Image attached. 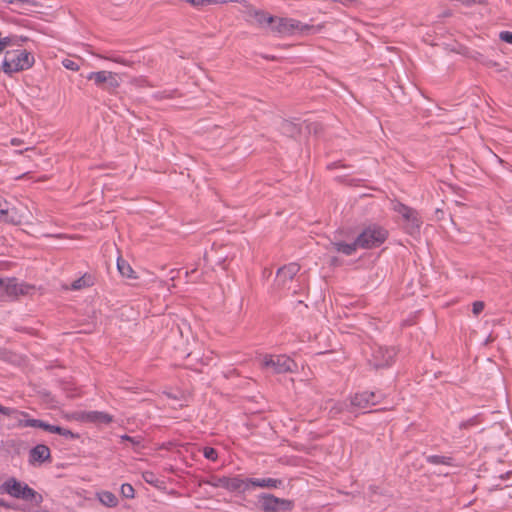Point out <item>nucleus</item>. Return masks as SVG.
<instances>
[{"instance_id": "f257e3e1", "label": "nucleus", "mask_w": 512, "mask_h": 512, "mask_svg": "<svg viewBox=\"0 0 512 512\" xmlns=\"http://www.w3.org/2000/svg\"><path fill=\"white\" fill-rule=\"evenodd\" d=\"M0 413L9 417H13L18 420V425L20 427H34L41 428L50 433H56L63 436L66 439H78L79 435L77 433L72 432L71 430L57 426L51 425L40 419H32L29 418L28 413L18 411L17 409L5 407L0 405Z\"/></svg>"}, {"instance_id": "f03ea898", "label": "nucleus", "mask_w": 512, "mask_h": 512, "mask_svg": "<svg viewBox=\"0 0 512 512\" xmlns=\"http://www.w3.org/2000/svg\"><path fill=\"white\" fill-rule=\"evenodd\" d=\"M0 492L9 494L10 496L22 499L25 501H32L35 505H40L43 501L41 494L30 488L27 484L17 481L15 478L6 480L0 486Z\"/></svg>"}, {"instance_id": "7ed1b4c3", "label": "nucleus", "mask_w": 512, "mask_h": 512, "mask_svg": "<svg viewBox=\"0 0 512 512\" xmlns=\"http://www.w3.org/2000/svg\"><path fill=\"white\" fill-rule=\"evenodd\" d=\"M34 64L33 55L27 50L7 51L2 63V70L7 75L29 69Z\"/></svg>"}, {"instance_id": "20e7f679", "label": "nucleus", "mask_w": 512, "mask_h": 512, "mask_svg": "<svg viewBox=\"0 0 512 512\" xmlns=\"http://www.w3.org/2000/svg\"><path fill=\"white\" fill-rule=\"evenodd\" d=\"M388 238V231L377 225L372 224L363 229L357 236L356 244L361 249H372L382 245Z\"/></svg>"}, {"instance_id": "39448f33", "label": "nucleus", "mask_w": 512, "mask_h": 512, "mask_svg": "<svg viewBox=\"0 0 512 512\" xmlns=\"http://www.w3.org/2000/svg\"><path fill=\"white\" fill-rule=\"evenodd\" d=\"M269 28L273 33L284 35L291 34L294 31H299L303 34L315 33L320 31L322 26L315 27L294 19L274 17L273 24H270Z\"/></svg>"}, {"instance_id": "423d86ee", "label": "nucleus", "mask_w": 512, "mask_h": 512, "mask_svg": "<svg viewBox=\"0 0 512 512\" xmlns=\"http://www.w3.org/2000/svg\"><path fill=\"white\" fill-rule=\"evenodd\" d=\"M261 364L275 374L294 372L297 368L295 361L286 355H265Z\"/></svg>"}, {"instance_id": "0eeeda50", "label": "nucleus", "mask_w": 512, "mask_h": 512, "mask_svg": "<svg viewBox=\"0 0 512 512\" xmlns=\"http://www.w3.org/2000/svg\"><path fill=\"white\" fill-rule=\"evenodd\" d=\"M86 78L94 81V84L110 94H114L120 86L121 79L117 73L111 71L90 72Z\"/></svg>"}, {"instance_id": "6e6552de", "label": "nucleus", "mask_w": 512, "mask_h": 512, "mask_svg": "<svg viewBox=\"0 0 512 512\" xmlns=\"http://www.w3.org/2000/svg\"><path fill=\"white\" fill-rule=\"evenodd\" d=\"M204 484L215 488H223L229 492H240L248 490V484L240 476L226 477L212 475L203 481Z\"/></svg>"}, {"instance_id": "1a4fd4ad", "label": "nucleus", "mask_w": 512, "mask_h": 512, "mask_svg": "<svg viewBox=\"0 0 512 512\" xmlns=\"http://www.w3.org/2000/svg\"><path fill=\"white\" fill-rule=\"evenodd\" d=\"M371 357L368 363L374 369L386 368L392 364L396 356L394 347H386L381 345H374L371 347Z\"/></svg>"}, {"instance_id": "9d476101", "label": "nucleus", "mask_w": 512, "mask_h": 512, "mask_svg": "<svg viewBox=\"0 0 512 512\" xmlns=\"http://www.w3.org/2000/svg\"><path fill=\"white\" fill-rule=\"evenodd\" d=\"M258 499L261 509L265 512H288L294 507L293 501L269 493L260 494Z\"/></svg>"}, {"instance_id": "9b49d317", "label": "nucleus", "mask_w": 512, "mask_h": 512, "mask_svg": "<svg viewBox=\"0 0 512 512\" xmlns=\"http://www.w3.org/2000/svg\"><path fill=\"white\" fill-rule=\"evenodd\" d=\"M29 286L18 283L15 278H0V300H12L28 293Z\"/></svg>"}, {"instance_id": "f8f14e48", "label": "nucleus", "mask_w": 512, "mask_h": 512, "mask_svg": "<svg viewBox=\"0 0 512 512\" xmlns=\"http://www.w3.org/2000/svg\"><path fill=\"white\" fill-rule=\"evenodd\" d=\"M396 211L402 215V217L408 222V231L413 234L419 230L421 226V220L418 216V212L413 208H410L404 204H399Z\"/></svg>"}, {"instance_id": "ddd939ff", "label": "nucleus", "mask_w": 512, "mask_h": 512, "mask_svg": "<svg viewBox=\"0 0 512 512\" xmlns=\"http://www.w3.org/2000/svg\"><path fill=\"white\" fill-rule=\"evenodd\" d=\"M350 407L355 412L357 409H366L378 403V398L374 392H362L355 394L350 399Z\"/></svg>"}, {"instance_id": "4468645a", "label": "nucleus", "mask_w": 512, "mask_h": 512, "mask_svg": "<svg viewBox=\"0 0 512 512\" xmlns=\"http://www.w3.org/2000/svg\"><path fill=\"white\" fill-rule=\"evenodd\" d=\"M300 266L297 263H289L277 270L276 284L285 287L286 284L293 280L294 276L299 272Z\"/></svg>"}, {"instance_id": "2eb2a0df", "label": "nucleus", "mask_w": 512, "mask_h": 512, "mask_svg": "<svg viewBox=\"0 0 512 512\" xmlns=\"http://www.w3.org/2000/svg\"><path fill=\"white\" fill-rule=\"evenodd\" d=\"M79 419L83 422L108 425L112 422L113 417L110 414L101 411H88L82 412Z\"/></svg>"}, {"instance_id": "dca6fc26", "label": "nucleus", "mask_w": 512, "mask_h": 512, "mask_svg": "<svg viewBox=\"0 0 512 512\" xmlns=\"http://www.w3.org/2000/svg\"><path fill=\"white\" fill-rule=\"evenodd\" d=\"M246 483L248 484V488L250 486L253 487H260V488H280L283 486V481L281 479H275V478H248L245 479Z\"/></svg>"}, {"instance_id": "f3484780", "label": "nucleus", "mask_w": 512, "mask_h": 512, "mask_svg": "<svg viewBox=\"0 0 512 512\" xmlns=\"http://www.w3.org/2000/svg\"><path fill=\"white\" fill-rule=\"evenodd\" d=\"M51 453L50 449L44 444H38L30 450L29 461L30 463L50 460Z\"/></svg>"}, {"instance_id": "a211bd4d", "label": "nucleus", "mask_w": 512, "mask_h": 512, "mask_svg": "<svg viewBox=\"0 0 512 512\" xmlns=\"http://www.w3.org/2000/svg\"><path fill=\"white\" fill-rule=\"evenodd\" d=\"M0 221L5 223L19 225L22 222V216L15 208H9L8 205L4 210H1Z\"/></svg>"}, {"instance_id": "6ab92c4d", "label": "nucleus", "mask_w": 512, "mask_h": 512, "mask_svg": "<svg viewBox=\"0 0 512 512\" xmlns=\"http://www.w3.org/2000/svg\"><path fill=\"white\" fill-rule=\"evenodd\" d=\"M3 2L12 5L11 10L13 12L24 14L30 10V7L36 6V2L33 0H2Z\"/></svg>"}, {"instance_id": "aec40b11", "label": "nucleus", "mask_w": 512, "mask_h": 512, "mask_svg": "<svg viewBox=\"0 0 512 512\" xmlns=\"http://www.w3.org/2000/svg\"><path fill=\"white\" fill-rule=\"evenodd\" d=\"M279 130L283 135L288 137H296L301 132V128L297 123L285 119L281 121Z\"/></svg>"}, {"instance_id": "412c9836", "label": "nucleus", "mask_w": 512, "mask_h": 512, "mask_svg": "<svg viewBox=\"0 0 512 512\" xmlns=\"http://www.w3.org/2000/svg\"><path fill=\"white\" fill-rule=\"evenodd\" d=\"M330 245L339 253H342L346 256L353 255L356 250L359 248L358 244H356V240L352 243H345L342 241H332Z\"/></svg>"}, {"instance_id": "4be33fe9", "label": "nucleus", "mask_w": 512, "mask_h": 512, "mask_svg": "<svg viewBox=\"0 0 512 512\" xmlns=\"http://www.w3.org/2000/svg\"><path fill=\"white\" fill-rule=\"evenodd\" d=\"M96 497L102 505H104L105 507H108V508H114L119 503L116 495L110 491L97 492Z\"/></svg>"}, {"instance_id": "5701e85b", "label": "nucleus", "mask_w": 512, "mask_h": 512, "mask_svg": "<svg viewBox=\"0 0 512 512\" xmlns=\"http://www.w3.org/2000/svg\"><path fill=\"white\" fill-rule=\"evenodd\" d=\"M344 412L354 413L353 409L350 407V402H333L329 408V415L332 418H335Z\"/></svg>"}, {"instance_id": "b1692460", "label": "nucleus", "mask_w": 512, "mask_h": 512, "mask_svg": "<svg viewBox=\"0 0 512 512\" xmlns=\"http://www.w3.org/2000/svg\"><path fill=\"white\" fill-rule=\"evenodd\" d=\"M250 15L253 16L257 23L262 27H269L270 24H273L274 17L265 13L264 11L252 10Z\"/></svg>"}, {"instance_id": "393cba45", "label": "nucleus", "mask_w": 512, "mask_h": 512, "mask_svg": "<svg viewBox=\"0 0 512 512\" xmlns=\"http://www.w3.org/2000/svg\"><path fill=\"white\" fill-rule=\"evenodd\" d=\"M117 269L123 277L136 279L135 272L130 264L120 257L117 259Z\"/></svg>"}, {"instance_id": "a878e982", "label": "nucleus", "mask_w": 512, "mask_h": 512, "mask_svg": "<svg viewBox=\"0 0 512 512\" xmlns=\"http://www.w3.org/2000/svg\"><path fill=\"white\" fill-rule=\"evenodd\" d=\"M92 284H93L92 277L89 275H84L72 282L71 289L72 290H80L85 287H89Z\"/></svg>"}, {"instance_id": "bb28decb", "label": "nucleus", "mask_w": 512, "mask_h": 512, "mask_svg": "<svg viewBox=\"0 0 512 512\" xmlns=\"http://www.w3.org/2000/svg\"><path fill=\"white\" fill-rule=\"evenodd\" d=\"M427 462L434 465H451L452 458L441 455H430L427 457Z\"/></svg>"}, {"instance_id": "cd10ccee", "label": "nucleus", "mask_w": 512, "mask_h": 512, "mask_svg": "<svg viewBox=\"0 0 512 512\" xmlns=\"http://www.w3.org/2000/svg\"><path fill=\"white\" fill-rule=\"evenodd\" d=\"M120 491H121V495L127 499L134 498L135 490L131 484H129V483L122 484Z\"/></svg>"}, {"instance_id": "c85d7f7f", "label": "nucleus", "mask_w": 512, "mask_h": 512, "mask_svg": "<svg viewBox=\"0 0 512 512\" xmlns=\"http://www.w3.org/2000/svg\"><path fill=\"white\" fill-rule=\"evenodd\" d=\"M203 455L206 459L216 461L218 458V452L212 447H204Z\"/></svg>"}, {"instance_id": "c756f323", "label": "nucleus", "mask_w": 512, "mask_h": 512, "mask_svg": "<svg viewBox=\"0 0 512 512\" xmlns=\"http://www.w3.org/2000/svg\"><path fill=\"white\" fill-rule=\"evenodd\" d=\"M185 1L196 8H202L204 6L217 3V1H215V0H185Z\"/></svg>"}, {"instance_id": "7c9ffc66", "label": "nucleus", "mask_w": 512, "mask_h": 512, "mask_svg": "<svg viewBox=\"0 0 512 512\" xmlns=\"http://www.w3.org/2000/svg\"><path fill=\"white\" fill-rule=\"evenodd\" d=\"M0 42H1L2 46H3V48L6 49L7 47L15 45L16 37L15 36L1 37L0 38Z\"/></svg>"}, {"instance_id": "2f4dec72", "label": "nucleus", "mask_w": 512, "mask_h": 512, "mask_svg": "<svg viewBox=\"0 0 512 512\" xmlns=\"http://www.w3.org/2000/svg\"><path fill=\"white\" fill-rule=\"evenodd\" d=\"M62 64L68 70H71V71H78L79 70V65L75 61H73V60L64 59L62 61Z\"/></svg>"}, {"instance_id": "473e14b6", "label": "nucleus", "mask_w": 512, "mask_h": 512, "mask_svg": "<svg viewBox=\"0 0 512 512\" xmlns=\"http://www.w3.org/2000/svg\"><path fill=\"white\" fill-rule=\"evenodd\" d=\"M485 307L484 302L482 301H475L472 305V311L475 315H479Z\"/></svg>"}, {"instance_id": "72a5a7b5", "label": "nucleus", "mask_w": 512, "mask_h": 512, "mask_svg": "<svg viewBox=\"0 0 512 512\" xmlns=\"http://www.w3.org/2000/svg\"><path fill=\"white\" fill-rule=\"evenodd\" d=\"M499 37L502 41L512 44V32L503 31L500 33Z\"/></svg>"}, {"instance_id": "f704fd0d", "label": "nucleus", "mask_w": 512, "mask_h": 512, "mask_svg": "<svg viewBox=\"0 0 512 512\" xmlns=\"http://www.w3.org/2000/svg\"><path fill=\"white\" fill-rule=\"evenodd\" d=\"M121 439H122L123 441H129V442H131V444H132L133 446H139V445H140V443H141L140 439H136V438L130 437V436H128V435H123V436H121Z\"/></svg>"}, {"instance_id": "c9c22d12", "label": "nucleus", "mask_w": 512, "mask_h": 512, "mask_svg": "<svg viewBox=\"0 0 512 512\" xmlns=\"http://www.w3.org/2000/svg\"><path fill=\"white\" fill-rule=\"evenodd\" d=\"M143 478L147 483H154L155 475L152 472H145Z\"/></svg>"}, {"instance_id": "e433bc0d", "label": "nucleus", "mask_w": 512, "mask_h": 512, "mask_svg": "<svg viewBox=\"0 0 512 512\" xmlns=\"http://www.w3.org/2000/svg\"><path fill=\"white\" fill-rule=\"evenodd\" d=\"M108 59L111 60V61H114L116 63H121V64H124V65L127 64V62L124 59H122V58H108Z\"/></svg>"}, {"instance_id": "4c0bfd02", "label": "nucleus", "mask_w": 512, "mask_h": 512, "mask_svg": "<svg viewBox=\"0 0 512 512\" xmlns=\"http://www.w3.org/2000/svg\"><path fill=\"white\" fill-rule=\"evenodd\" d=\"M21 142L22 141L20 139H18V138L11 139V144L14 145V146L21 144Z\"/></svg>"}, {"instance_id": "58836bf2", "label": "nucleus", "mask_w": 512, "mask_h": 512, "mask_svg": "<svg viewBox=\"0 0 512 512\" xmlns=\"http://www.w3.org/2000/svg\"><path fill=\"white\" fill-rule=\"evenodd\" d=\"M352 2H353V0L340 1V3L343 4L345 7H348Z\"/></svg>"}, {"instance_id": "ea45409f", "label": "nucleus", "mask_w": 512, "mask_h": 512, "mask_svg": "<svg viewBox=\"0 0 512 512\" xmlns=\"http://www.w3.org/2000/svg\"><path fill=\"white\" fill-rule=\"evenodd\" d=\"M451 15H452L451 11H445L443 13V16H445V17L451 16Z\"/></svg>"}, {"instance_id": "a19ab883", "label": "nucleus", "mask_w": 512, "mask_h": 512, "mask_svg": "<svg viewBox=\"0 0 512 512\" xmlns=\"http://www.w3.org/2000/svg\"><path fill=\"white\" fill-rule=\"evenodd\" d=\"M0 506L7 507L6 503L0 499Z\"/></svg>"}, {"instance_id": "79ce46f5", "label": "nucleus", "mask_w": 512, "mask_h": 512, "mask_svg": "<svg viewBox=\"0 0 512 512\" xmlns=\"http://www.w3.org/2000/svg\"><path fill=\"white\" fill-rule=\"evenodd\" d=\"M4 354H5V351L0 350V358H2Z\"/></svg>"}, {"instance_id": "37998d69", "label": "nucleus", "mask_w": 512, "mask_h": 512, "mask_svg": "<svg viewBox=\"0 0 512 512\" xmlns=\"http://www.w3.org/2000/svg\"><path fill=\"white\" fill-rule=\"evenodd\" d=\"M471 422H472V420H471V421H469L468 423H462V426H463V427H466V426H467L468 424H470Z\"/></svg>"}, {"instance_id": "c03bdc74", "label": "nucleus", "mask_w": 512, "mask_h": 512, "mask_svg": "<svg viewBox=\"0 0 512 512\" xmlns=\"http://www.w3.org/2000/svg\"><path fill=\"white\" fill-rule=\"evenodd\" d=\"M336 262H337L336 258H333L332 261H331L332 264H335Z\"/></svg>"}, {"instance_id": "a18cd8bd", "label": "nucleus", "mask_w": 512, "mask_h": 512, "mask_svg": "<svg viewBox=\"0 0 512 512\" xmlns=\"http://www.w3.org/2000/svg\"><path fill=\"white\" fill-rule=\"evenodd\" d=\"M2 37V32L0 31V38Z\"/></svg>"}]
</instances>
